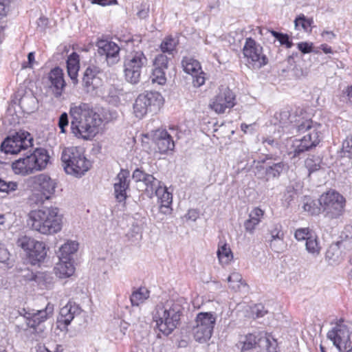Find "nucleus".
<instances>
[{"label":"nucleus","mask_w":352,"mask_h":352,"mask_svg":"<svg viewBox=\"0 0 352 352\" xmlns=\"http://www.w3.org/2000/svg\"><path fill=\"white\" fill-rule=\"evenodd\" d=\"M71 129L74 135L90 140L98 133L102 120L88 103H72L69 109Z\"/></svg>","instance_id":"obj_1"},{"label":"nucleus","mask_w":352,"mask_h":352,"mask_svg":"<svg viewBox=\"0 0 352 352\" xmlns=\"http://www.w3.org/2000/svg\"><path fill=\"white\" fill-rule=\"evenodd\" d=\"M182 298L169 300L156 306L153 320L156 327L165 336L170 335L179 324L184 309Z\"/></svg>","instance_id":"obj_2"},{"label":"nucleus","mask_w":352,"mask_h":352,"mask_svg":"<svg viewBox=\"0 0 352 352\" xmlns=\"http://www.w3.org/2000/svg\"><path fill=\"white\" fill-rule=\"evenodd\" d=\"M28 225L42 234H53L62 228V215L56 207H45L29 214Z\"/></svg>","instance_id":"obj_3"},{"label":"nucleus","mask_w":352,"mask_h":352,"mask_svg":"<svg viewBox=\"0 0 352 352\" xmlns=\"http://www.w3.org/2000/svg\"><path fill=\"white\" fill-rule=\"evenodd\" d=\"M60 159L66 173L76 177L83 175L91 166L82 149L76 146L65 148Z\"/></svg>","instance_id":"obj_4"},{"label":"nucleus","mask_w":352,"mask_h":352,"mask_svg":"<svg viewBox=\"0 0 352 352\" xmlns=\"http://www.w3.org/2000/svg\"><path fill=\"white\" fill-rule=\"evenodd\" d=\"M49 160L50 156L45 148H36L30 155L14 162L12 168L16 174L28 175L45 169Z\"/></svg>","instance_id":"obj_5"},{"label":"nucleus","mask_w":352,"mask_h":352,"mask_svg":"<svg viewBox=\"0 0 352 352\" xmlns=\"http://www.w3.org/2000/svg\"><path fill=\"white\" fill-rule=\"evenodd\" d=\"M148 59L140 50H133L124 58V73L125 79L131 84H137L140 80L142 69L148 65Z\"/></svg>","instance_id":"obj_6"},{"label":"nucleus","mask_w":352,"mask_h":352,"mask_svg":"<svg viewBox=\"0 0 352 352\" xmlns=\"http://www.w3.org/2000/svg\"><path fill=\"white\" fill-rule=\"evenodd\" d=\"M163 104L162 95L156 91L140 94L133 103V113L138 118H142L148 112H156Z\"/></svg>","instance_id":"obj_7"},{"label":"nucleus","mask_w":352,"mask_h":352,"mask_svg":"<svg viewBox=\"0 0 352 352\" xmlns=\"http://www.w3.org/2000/svg\"><path fill=\"white\" fill-rule=\"evenodd\" d=\"M217 317L211 312H200L195 318V325L192 328L194 339L199 343L208 341L212 334Z\"/></svg>","instance_id":"obj_8"},{"label":"nucleus","mask_w":352,"mask_h":352,"mask_svg":"<svg viewBox=\"0 0 352 352\" xmlns=\"http://www.w3.org/2000/svg\"><path fill=\"white\" fill-rule=\"evenodd\" d=\"M242 343L241 352H276V341L264 333L248 334Z\"/></svg>","instance_id":"obj_9"},{"label":"nucleus","mask_w":352,"mask_h":352,"mask_svg":"<svg viewBox=\"0 0 352 352\" xmlns=\"http://www.w3.org/2000/svg\"><path fill=\"white\" fill-rule=\"evenodd\" d=\"M344 202L343 196L336 191H328L318 199L322 212L330 219H337L342 215Z\"/></svg>","instance_id":"obj_10"},{"label":"nucleus","mask_w":352,"mask_h":352,"mask_svg":"<svg viewBox=\"0 0 352 352\" xmlns=\"http://www.w3.org/2000/svg\"><path fill=\"white\" fill-rule=\"evenodd\" d=\"M33 138L28 131H20L8 136L1 145V151L6 154H17L32 146Z\"/></svg>","instance_id":"obj_11"},{"label":"nucleus","mask_w":352,"mask_h":352,"mask_svg":"<svg viewBox=\"0 0 352 352\" xmlns=\"http://www.w3.org/2000/svg\"><path fill=\"white\" fill-rule=\"evenodd\" d=\"M243 52L248 63L254 69H259L267 63V58L263 53L262 47L252 38H246Z\"/></svg>","instance_id":"obj_12"},{"label":"nucleus","mask_w":352,"mask_h":352,"mask_svg":"<svg viewBox=\"0 0 352 352\" xmlns=\"http://www.w3.org/2000/svg\"><path fill=\"white\" fill-rule=\"evenodd\" d=\"M23 311H24V314L23 316H21V319H23L26 324L25 327H22L21 329L26 330L28 327H30L36 330V327L52 316L54 305L48 302L45 309L36 311L32 310V311H26L23 309Z\"/></svg>","instance_id":"obj_13"},{"label":"nucleus","mask_w":352,"mask_h":352,"mask_svg":"<svg viewBox=\"0 0 352 352\" xmlns=\"http://www.w3.org/2000/svg\"><path fill=\"white\" fill-rule=\"evenodd\" d=\"M132 178L136 183H139L138 187L150 198L153 197L154 190L162 184L153 175L146 173L138 168L133 172Z\"/></svg>","instance_id":"obj_14"},{"label":"nucleus","mask_w":352,"mask_h":352,"mask_svg":"<svg viewBox=\"0 0 352 352\" xmlns=\"http://www.w3.org/2000/svg\"><path fill=\"white\" fill-rule=\"evenodd\" d=\"M235 104V95L228 87L220 89L219 94L212 100L210 107L217 113H223L226 109H230Z\"/></svg>","instance_id":"obj_15"},{"label":"nucleus","mask_w":352,"mask_h":352,"mask_svg":"<svg viewBox=\"0 0 352 352\" xmlns=\"http://www.w3.org/2000/svg\"><path fill=\"white\" fill-rule=\"evenodd\" d=\"M96 46L98 54L104 56L109 66L114 65L119 62L120 48L116 43L108 40H99Z\"/></svg>","instance_id":"obj_16"},{"label":"nucleus","mask_w":352,"mask_h":352,"mask_svg":"<svg viewBox=\"0 0 352 352\" xmlns=\"http://www.w3.org/2000/svg\"><path fill=\"white\" fill-rule=\"evenodd\" d=\"M32 182L34 189L41 192V200L49 199L55 192L56 182L47 175H36L32 178Z\"/></svg>","instance_id":"obj_17"},{"label":"nucleus","mask_w":352,"mask_h":352,"mask_svg":"<svg viewBox=\"0 0 352 352\" xmlns=\"http://www.w3.org/2000/svg\"><path fill=\"white\" fill-rule=\"evenodd\" d=\"M168 58L164 54H158L153 61V69L151 80L153 83L163 85L166 82V70L168 69Z\"/></svg>","instance_id":"obj_18"},{"label":"nucleus","mask_w":352,"mask_h":352,"mask_svg":"<svg viewBox=\"0 0 352 352\" xmlns=\"http://www.w3.org/2000/svg\"><path fill=\"white\" fill-rule=\"evenodd\" d=\"M327 338L332 341L340 351L342 344H346L349 340V331L346 325L338 323L327 333Z\"/></svg>","instance_id":"obj_19"},{"label":"nucleus","mask_w":352,"mask_h":352,"mask_svg":"<svg viewBox=\"0 0 352 352\" xmlns=\"http://www.w3.org/2000/svg\"><path fill=\"white\" fill-rule=\"evenodd\" d=\"M130 173L128 170L121 169L116 177L114 194L118 201H124L126 198V190L129 186Z\"/></svg>","instance_id":"obj_20"},{"label":"nucleus","mask_w":352,"mask_h":352,"mask_svg":"<svg viewBox=\"0 0 352 352\" xmlns=\"http://www.w3.org/2000/svg\"><path fill=\"white\" fill-rule=\"evenodd\" d=\"M47 79L50 82V87L52 89L54 96L56 98L60 97L66 85L63 69L58 67L52 69L48 74Z\"/></svg>","instance_id":"obj_21"},{"label":"nucleus","mask_w":352,"mask_h":352,"mask_svg":"<svg viewBox=\"0 0 352 352\" xmlns=\"http://www.w3.org/2000/svg\"><path fill=\"white\" fill-rule=\"evenodd\" d=\"M153 140L158 151L161 153L173 151L175 147V143L172 137L165 130L155 131L153 135Z\"/></svg>","instance_id":"obj_22"},{"label":"nucleus","mask_w":352,"mask_h":352,"mask_svg":"<svg viewBox=\"0 0 352 352\" xmlns=\"http://www.w3.org/2000/svg\"><path fill=\"white\" fill-rule=\"evenodd\" d=\"M81 311L82 309L78 305L69 301L60 309L58 322L68 326L74 317L78 316Z\"/></svg>","instance_id":"obj_23"},{"label":"nucleus","mask_w":352,"mask_h":352,"mask_svg":"<svg viewBox=\"0 0 352 352\" xmlns=\"http://www.w3.org/2000/svg\"><path fill=\"white\" fill-rule=\"evenodd\" d=\"M99 72V69L95 66H90L86 69L82 78V85L87 92L92 91L100 86V79L97 77Z\"/></svg>","instance_id":"obj_24"},{"label":"nucleus","mask_w":352,"mask_h":352,"mask_svg":"<svg viewBox=\"0 0 352 352\" xmlns=\"http://www.w3.org/2000/svg\"><path fill=\"white\" fill-rule=\"evenodd\" d=\"M156 195L160 201V210L162 213L170 212V206L172 204V194L169 192L166 186H162V184L157 187L153 192V196Z\"/></svg>","instance_id":"obj_25"},{"label":"nucleus","mask_w":352,"mask_h":352,"mask_svg":"<svg viewBox=\"0 0 352 352\" xmlns=\"http://www.w3.org/2000/svg\"><path fill=\"white\" fill-rule=\"evenodd\" d=\"M346 241H338L331 244L326 252V259L331 265H334L342 259V248L346 247Z\"/></svg>","instance_id":"obj_26"},{"label":"nucleus","mask_w":352,"mask_h":352,"mask_svg":"<svg viewBox=\"0 0 352 352\" xmlns=\"http://www.w3.org/2000/svg\"><path fill=\"white\" fill-rule=\"evenodd\" d=\"M74 267L72 259L59 258V262L54 267L55 274L60 278L69 277L74 272Z\"/></svg>","instance_id":"obj_27"},{"label":"nucleus","mask_w":352,"mask_h":352,"mask_svg":"<svg viewBox=\"0 0 352 352\" xmlns=\"http://www.w3.org/2000/svg\"><path fill=\"white\" fill-rule=\"evenodd\" d=\"M28 257L33 265L44 260L47 255V250L44 243L36 241L32 248L28 253Z\"/></svg>","instance_id":"obj_28"},{"label":"nucleus","mask_w":352,"mask_h":352,"mask_svg":"<svg viewBox=\"0 0 352 352\" xmlns=\"http://www.w3.org/2000/svg\"><path fill=\"white\" fill-rule=\"evenodd\" d=\"M19 104L23 111L31 113L38 108V99L32 94H26L19 100Z\"/></svg>","instance_id":"obj_29"},{"label":"nucleus","mask_w":352,"mask_h":352,"mask_svg":"<svg viewBox=\"0 0 352 352\" xmlns=\"http://www.w3.org/2000/svg\"><path fill=\"white\" fill-rule=\"evenodd\" d=\"M292 142L290 151L288 152L289 155H292V158L300 157V155L305 151H309L312 147L306 143V140L296 139L290 140Z\"/></svg>","instance_id":"obj_30"},{"label":"nucleus","mask_w":352,"mask_h":352,"mask_svg":"<svg viewBox=\"0 0 352 352\" xmlns=\"http://www.w3.org/2000/svg\"><path fill=\"white\" fill-rule=\"evenodd\" d=\"M286 168V164L283 162L274 163L267 166L265 169V182H268L271 179L278 178Z\"/></svg>","instance_id":"obj_31"},{"label":"nucleus","mask_w":352,"mask_h":352,"mask_svg":"<svg viewBox=\"0 0 352 352\" xmlns=\"http://www.w3.org/2000/svg\"><path fill=\"white\" fill-rule=\"evenodd\" d=\"M229 287L234 292H241L242 289H246L248 285L242 278V276L239 272H232L228 277Z\"/></svg>","instance_id":"obj_32"},{"label":"nucleus","mask_w":352,"mask_h":352,"mask_svg":"<svg viewBox=\"0 0 352 352\" xmlns=\"http://www.w3.org/2000/svg\"><path fill=\"white\" fill-rule=\"evenodd\" d=\"M67 73L72 80H76L79 69V56L77 53L73 52L67 60Z\"/></svg>","instance_id":"obj_33"},{"label":"nucleus","mask_w":352,"mask_h":352,"mask_svg":"<svg viewBox=\"0 0 352 352\" xmlns=\"http://www.w3.org/2000/svg\"><path fill=\"white\" fill-rule=\"evenodd\" d=\"M78 248V243L76 241H68L59 248L58 258L72 259V256Z\"/></svg>","instance_id":"obj_34"},{"label":"nucleus","mask_w":352,"mask_h":352,"mask_svg":"<svg viewBox=\"0 0 352 352\" xmlns=\"http://www.w3.org/2000/svg\"><path fill=\"white\" fill-rule=\"evenodd\" d=\"M182 67L187 74L193 76L194 74H198L201 70L199 61L192 57H184L182 61Z\"/></svg>","instance_id":"obj_35"},{"label":"nucleus","mask_w":352,"mask_h":352,"mask_svg":"<svg viewBox=\"0 0 352 352\" xmlns=\"http://www.w3.org/2000/svg\"><path fill=\"white\" fill-rule=\"evenodd\" d=\"M149 291L145 287H140L134 291L131 297L130 300L133 306H138L143 303L149 297Z\"/></svg>","instance_id":"obj_36"},{"label":"nucleus","mask_w":352,"mask_h":352,"mask_svg":"<svg viewBox=\"0 0 352 352\" xmlns=\"http://www.w3.org/2000/svg\"><path fill=\"white\" fill-rule=\"evenodd\" d=\"M320 132L318 131V127L316 126L309 130L302 138V140H306V143L311 146V147H316L320 142L321 135Z\"/></svg>","instance_id":"obj_37"},{"label":"nucleus","mask_w":352,"mask_h":352,"mask_svg":"<svg viewBox=\"0 0 352 352\" xmlns=\"http://www.w3.org/2000/svg\"><path fill=\"white\" fill-rule=\"evenodd\" d=\"M217 256L219 262L221 264L227 265L231 261L233 258L232 252L230 248V247L226 244L223 243L221 245H219V248L217 250Z\"/></svg>","instance_id":"obj_38"},{"label":"nucleus","mask_w":352,"mask_h":352,"mask_svg":"<svg viewBox=\"0 0 352 352\" xmlns=\"http://www.w3.org/2000/svg\"><path fill=\"white\" fill-rule=\"evenodd\" d=\"M305 246L306 250L309 253L315 256L320 254L321 247L320 245L318 238L316 234H312L311 236H309V237L307 238Z\"/></svg>","instance_id":"obj_39"},{"label":"nucleus","mask_w":352,"mask_h":352,"mask_svg":"<svg viewBox=\"0 0 352 352\" xmlns=\"http://www.w3.org/2000/svg\"><path fill=\"white\" fill-rule=\"evenodd\" d=\"M314 23L312 18H307L304 14H300L294 20V25L296 29L301 28L306 32H311V25Z\"/></svg>","instance_id":"obj_40"},{"label":"nucleus","mask_w":352,"mask_h":352,"mask_svg":"<svg viewBox=\"0 0 352 352\" xmlns=\"http://www.w3.org/2000/svg\"><path fill=\"white\" fill-rule=\"evenodd\" d=\"M290 117V111L288 109H283L276 112L274 116V124H279L284 128L288 123Z\"/></svg>","instance_id":"obj_41"},{"label":"nucleus","mask_w":352,"mask_h":352,"mask_svg":"<svg viewBox=\"0 0 352 352\" xmlns=\"http://www.w3.org/2000/svg\"><path fill=\"white\" fill-rule=\"evenodd\" d=\"M321 162L319 156L311 155L306 159L305 165L309 171V175L320 168Z\"/></svg>","instance_id":"obj_42"},{"label":"nucleus","mask_w":352,"mask_h":352,"mask_svg":"<svg viewBox=\"0 0 352 352\" xmlns=\"http://www.w3.org/2000/svg\"><path fill=\"white\" fill-rule=\"evenodd\" d=\"M178 41L171 36L166 37L160 45L161 50L163 53H168L172 54L175 50Z\"/></svg>","instance_id":"obj_43"},{"label":"nucleus","mask_w":352,"mask_h":352,"mask_svg":"<svg viewBox=\"0 0 352 352\" xmlns=\"http://www.w3.org/2000/svg\"><path fill=\"white\" fill-rule=\"evenodd\" d=\"M305 211L308 212L311 214H318L322 212L321 206L317 201L308 199L303 205Z\"/></svg>","instance_id":"obj_44"},{"label":"nucleus","mask_w":352,"mask_h":352,"mask_svg":"<svg viewBox=\"0 0 352 352\" xmlns=\"http://www.w3.org/2000/svg\"><path fill=\"white\" fill-rule=\"evenodd\" d=\"M36 240L34 239L27 236H23L18 239L16 244L19 247H21L22 249H23L28 254L30 249L32 248Z\"/></svg>","instance_id":"obj_45"},{"label":"nucleus","mask_w":352,"mask_h":352,"mask_svg":"<svg viewBox=\"0 0 352 352\" xmlns=\"http://www.w3.org/2000/svg\"><path fill=\"white\" fill-rule=\"evenodd\" d=\"M17 188V182H8L0 177V192L9 193L15 191Z\"/></svg>","instance_id":"obj_46"},{"label":"nucleus","mask_w":352,"mask_h":352,"mask_svg":"<svg viewBox=\"0 0 352 352\" xmlns=\"http://www.w3.org/2000/svg\"><path fill=\"white\" fill-rule=\"evenodd\" d=\"M270 246L273 251L277 253L283 252L286 247L283 239H270Z\"/></svg>","instance_id":"obj_47"},{"label":"nucleus","mask_w":352,"mask_h":352,"mask_svg":"<svg viewBox=\"0 0 352 352\" xmlns=\"http://www.w3.org/2000/svg\"><path fill=\"white\" fill-rule=\"evenodd\" d=\"M313 233L307 228H298L295 231L294 237L298 241L307 240Z\"/></svg>","instance_id":"obj_48"},{"label":"nucleus","mask_w":352,"mask_h":352,"mask_svg":"<svg viewBox=\"0 0 352 352\" xmlns=\"http://www.w3.org/2000/svg\"><path fill=\"white\" fill-rule=\"evenodd\" d=\"M205 74L201 70L192 76V82L195 87H199L205 83Z\"/></svg>","instance_id":"obj_49"},{"label":"nucleus","mask_w":352,"mask_h":352,"mask_svg":"<svg viewBox=\"0 0 352 352\" xmlns=\"http://www.w3.org/2000/svg\"><path fill=\"white\" fill-rule=\"evenodd\" d=\"M315 126L312 124V121L306 120L296 126V131L300 133H307Z\"/></svg>","instance_id":"obj_50"},{"label":"nucleus","mask_w":352,"mask_h":352,"mask_svg":"<svg viewBox=\"0 0 352 352\" xmlns=\"http://www.w3.org/2000/svg\"><path fill=\"white\" fill-rule=\"evenodd\" d=\"M342 151L352 157V135L348 136L342 143Z\"/></svg>","instance_id":"obj_51"},{"label":"nucleus","mask_w":352,"mask_h":352,"mask_svg":"<svg viewBox=\"0 0 352 352\" xmlns=\"http://www.w3.org/2000/svg\"><path fill=\"white\" fill-rule=\"evenodd\" d=\"M259 223L258 220L253 219L250 217L245 221L244 226L247 232L252 233L255 227Z\"/></svg>","instance_id":"obj_52"},{"label":"nucleus","mask_w":352,"mask_h":352,"mask_svg":"<svg viewBox=\"0 0 352 352\" xmlns=\"http://www.w3.org/2000/svg\"><path fill=\"white\" fill-rule=\"evenodd\" d=\"M272 35L277 39L280 45H285V43L287 42V40L289 39V36L286 34L280 33L278 32H276L274 30H272L271 32Z\"/></svg>","instance_id":"obj_53"},{"label":"nucleus","mask_w":352,"mask_h":352,"mask_svg":"<svg viewBox=\"0 0 352 352\" xmlns=\"http://www.w3.org/2000/svg\"><path fill=\"white\" fill-rule=\"evenodd\" d=\"M284 239V233L282 231V227L280 225H276L275 228L271 230V239Z\"/></svg>","instance_id":"obj_54"},{"label":"nucleus","mask_w":352,"mask_h":352,"mask_svg":"<svg viewBox=\"0 0 352 352\" xmlns=\"http://www.w3.org/2000/svg\"><path fill=\"white\" fill-rule=\"evenodd\" d=\"M267 312V311L265 309L264 306L261 304L256 305L252 308V314L255 315L256 318L264 316Z\"/></svg>","instance_id":"obj_55"},{"label":"nucleus","mask_w":352,"mask_h":352,"mask_svg":"<svg viewBox=\"0 0 352 352\" xmlns=\"http://www.w3.org/2000/svg\"><path fill=\"white\" fill-rule=\"evenodd\" d=\"M298 49L303 54H307L312 51L313 43L307 42H301L298 43Z\"/></svg>","instance_id":"obj_56"},{"label":"nucleus","mask_w":352,"mask_h":352,"mask_svg":"<svg viewBox=\"0 0 352 352\" xmlns=\"http://www.w3.org/2000/svg\"><path fill=\"white\" fill-rule=\"evenodd\" d=\"M68 116L66 113H63L60 115L58 120V126L60 129L62 133H65V128L68 125Z\"/></svg>","instance_id":"obj_57"},{"label":"nucleus","mask_w":352,"mask_h":352,"mask_svg":"<svg viewBox=\"0 0 352 352\" xmlns=\"http://www.w3.org/2000/svg\"><path fill=\"white\" fill-rule=\"evenodd\" d=\"M263 214L264 212L261 208H255L250 213L249 217L255 220H258L260 223L261 218L263 216Z\"/></svg>","instance_id":"obj_58"},{"label":"nucleus","mask_w":352,"mask_h":352,"mask_svg":"<svg viewBox=\"0 0 352 352\" xmlns=\"http://www.w3.org/2000/svg\"><path fill=\"white\" fill-rule=\"evenodd\" d=\"M92 3L98 4L102 6H107L110 5H117V0H92Z\"/></svg>","instance_id":"obj_59"},{"label":"nucleus","mask_w":352,"mask_h":352,"mask_svg":"<svg viewBox=\"0 0 352 352\" xmlns=\"http://www.w3.org/2000/svg\"><path fill=\"white\" fill-rule=\"evenodd\" d=\"M10 253L3 247H0V262L5 263L9 259Z\"/></svg>","instance_id":"obj_60"},{"label":"nucleus","mask_w":352,"mask_h":352,"mask_svg":"<svg viewBox=\"0 0 352 352\" xmlns=\"http://www.w3.org/2000/svg\"><path fill=\"white\" fill-rule=\"evenodd\" d=\"M321 36L326 41H331L334 39L336 35L332 31L324 30L321 33Z\"/></svg>","instance_id":"obj_61"},{"label":"nucleus","mask_w":352,"mask_h":352,"mask_svg":"<svg viewBox=\"0 0 352 352\" xmlns=\"http://www.w3.org/2000/svg\"><path fill=\"white\" fill-rule=\"evenodd\" d=\"M141 6L142 8L138 11V16L141 19H145L148 16L149 8L144 5Z\"/></svg>","instance_id":"obj_62"},{"label":"nucleus","mask_w":352,"mask_h":352,"mask_svg":"<svg viewBox=\"0 0 352 352\" xmlns=\"http://www.w3.org/2000/svg\"><path fill=\"white\" fill-rule=\"evenodd\" d=\"M131 230L132 232V234H131L132 236H138V235H141L142 228L137 223H133L132 225Z\"/></svg>","instance_id":"obj_63"},{"label":"nucleus","mask_w":352,"mask_h":352,"mask_svg":"<svg viewBox=\"0 0 352 352\" xmlns=\"http://www.w3.org/2000/svg\"><path fill=\"white\" fill-rule=\"evenodd\" d=\"M34 62V53L30 52L28 54V65L25 66V67H32L33 63Z\"/></svg>","instance_id":"obj_64"}]
</instances>
